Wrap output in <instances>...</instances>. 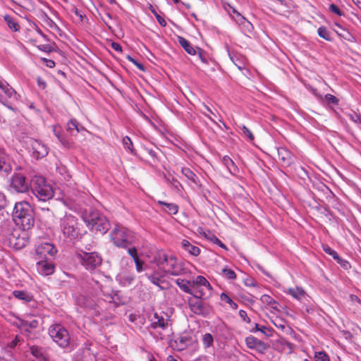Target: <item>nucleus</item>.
<instances>
[{"mask_svg":"<svg viewBox=\"0 0 361 361\" xmlns=\"http://www.w3.org/2000/svg\"><path fill=\"white\" fill-rule=\"evenodd\" d=\"M152 255L149 262L155 264L161 271L173 276H181L187 273L183 263L178 262L174 255H167L163 250H157Z\"/></svg>","mask_w":361,"mask_h":361,"instance_id":"obj_1","label":"nucleus"},{"mask_svg":"<svg viewBox=\"0 0 361 361\" xmlns=\"http://www.w3.org/2000/svg\"><path fill=\"white\" fill-rule=\"evenodd\" d=\"M104 298L100 299L98 297H91L90 295H79L75 299L78 307L87 311H92L95 315H100L102 312L103 301L118 304L116 299L118 298L116 293L104 294Z\"/></svg>","mask_w":361,"mask_h":361,"instance_id":"obj_2","label":"nucleus"},{"mask_svg":"<svg viewBox=\"0 0 361 361\" xmlns=\"http://www.w3.org/2000/svg\"><path fill=\"white\" fill-rule=\"evenodd\" d=\"M13 219L23 231L30 229L35 224L34 212L30 204L25 201L17 202L13 212Z\"/></svg>","mask_w":361,"mask_h":361,"instance_id":"obj_3","label":"nucleus"},{"mask_svg":"<svg viewBox=\"0 0 361 361\" xmlns=\"http://www.w3.org/2000/svg\"><path fill=\"white\" fill-rule=\"evenodd\" d=\"M110 239L118 247L127 249L135 243L134 232L121 224H116L110 233Z\"/></svg>","mask_w":361,"mask_h":361,"instance_id":"obj_4","label":"nucleus"},{"mask_svg":"<svg viewBox=\"0 0 361 361\" xmlns=\"http://www.w3.org/2000/svg\"><path fill=\"white\" fill-rule=\"evenodd\" d=\"M60 230L66 240L72 242L81 238L78 219L72 214H66L60 220Z\"/></svg>","mask_w":361,"mask_h":361,"instance_id":"obj_5","label":"nucleus"},{"mask_svg":"<svg viewBox=\"0 0 361 361\" xmlns=\"http://www.w3.org/2000/svg\"><path fill=\"white\" fill-rule=\"evenodd\" d=\"M31 192L39 202H47L54 197V190L46 179L40 176H35L31 179Z\"/></svg>","mask_w":361,"mask_h":361,"instance_id":"obj_6","label":"nucleus"},{"mask_svg":"<svg viewBox=\"0 0 361 361\" xmlns=\"http://www.w3.org/2000/svg\"><path fill=\"white\" fill-rule=\"evenodd\" d=\"M87 225L92 230L106 233L110 228L107 218L97 211H92L84 217Z\"/></svg>","mask_w":361,"mask_h":361,"instance_id":"obj_7","label":"nucleus"},{"mask_svg":"<svg viewBox=\"0 0 361 361\" xmlns=\"http://www.w3.org/2000/svg\"><path fill=\"white\" fill-rule=\"evenodd\" d=\"M49 334L53 341L61 348L69 345L71 337L68 330L60 324H54L49 329Z\"/></svg>","mask_w":361,"mask_h":361,"instance_id":"obj_8","label":"nucleus"},{"mask_svg":"<svg viewBox=\"0 0 361 361\" xmlns=\"http://www.w3.org/2000/svg\"><path fill=\"white\" fill-rule=\"evenodd\" d=\"M78 261L88 271H93L102 264V258L97 252H81L76 255Z\"/></svg>","mask_w":361,"mask_h":361,"instance_id":"obj_9","label":"nucleus"},{"mask_svg":"<svg viewBox=\"0 0 361 361\" xmlns=\"http://www.w3.org/2000/svg\"><path fill=\"white\" fill-rule=\"evenodd\" d=\"M25 231H13L10 233L8 236V245L16 250L25 247L28 243V238Z\"/></svg>","mask_w":361,"mask_h":361,"instance_id":"obj_10","label":"nucleus"},{"mask_svg":"<svg viewBox=\"0 0 361 361\" xmlns=\"http://www.w3.org/2000/svg\"><path fill=\"white\" fill-rule=\"evenodd\" d=\"M11 187L17 192H26L31 188V180L21 173H15L11 178Z\"/></svg>","mask_w":361,"mask_h":361,"instance_id":"obj_11","label":"nucleus"},{"mask_svg":"<svg viewBox=\"0 0 361 361\" xmlns=\"http://www.w3.org/2000/svg\"><path fill=\"white\" fill-rule=\"evenodd\" d=\"M26 144L32 156L37 159L42 158L48 154V147L37 140L29 138Z\"/></svg>","mask_w":361,"mask_h":361,"instance_id":"obj_12","label":"nucleus"},{"mask_svg":"<svg viewBox=\"0 0 361 361\" xmlns=\"http://www.w3.org/2000/svg\"><path fill=\"white\" fill-rule=\"evenodd\" d=\"M85 193L79 191L73 192L67 197L63 198V204L71 210H78L80 209L84 204Z\"/></svg>","mask_w":361,"mask_h":361,"instance_id":"obj_13","label":"nucleus"},{"mask_svg":"<svg viewBox=\"0 0 361 361\" xmlns=\"http://www.w3.org/2000/svg\"><path fill=\"white\" fill-rule=\"evenodd\" d=\"M150 327L155 329L160 328L162 330L166 329L169 326V317L167 314L161 312H154L150 318Z\"/></svg>","mask_w":361,"mask_h":361,"instance_id":"obj_14","label":"nucleus"},{"mask_svg":"<svg viewBox=\"0 0 361 361\" xmlns=\"http://www.w3.org/2000/svg\"><path fill=\"white\" fill-rule=\"evenodd\" d=\"M245 341L249 349L255 350L260 354H264L269 347L268 344L253 336L246 337Z\"/></svg>","mask_w":361,"mask_h":361,"instance_id":"obj_15","label":"nucleus"},{"mask_svg":"<svg viewBox=\"0 0 361 361\" xmlns=\"http://www.w3.org/2000/svg\"><path fill=\"white\" fill-rule=\"evenodd\" d=\"M174 342L177 350L181 351L188 346L192 345L193 343H197V339L190 334L185 333L177 337Z\"/></svg>","mask_w":361,"mask_h":361,"instance_id":"obj_16","label":"nucleus"},{"mask_svg":"<svg viewBox=\"0 0 361 361\" xmlns=\"http://www.w3.org/2000/svg\"><path fill=\"white\" fill-rule=\"evenodd\" d=\"M36 267L38 273L44 276L52 274L55 270V266L53 262L47 258L44 260L42 259L37 262Z\"/></svg>","mask_w":361,"mask_h":361,"instance_id":"obj_17","label":"nucleus"},{"mask_svg":"<svg viewBox=\"0 0 361 361\" xmlns=\"http://www.w3.org/2000/svg\"><path fill=\"white\" fill-rule=\"evenodd\" d=\"M12 171V167L8 156L5 152L0 148V173L3 176L9 174Z\"/></svg>","mask_w":361,"mask_h":361,"instance_id":"obj_18","label":"nucleus"},{"mask_svg":"<svg viewBox=\"0 0 361 361\" xmlns=\"http://www.w3.org/2000/svg\"><path fill=\"white\" fill-rule=\"evenodd\" d=\"M31 355L35 357L34 361H46L48 360V354L47 350L41 346L32 345L29 350Z\"/></svg>","mask_w":361,"mask_h":361,"instance_id":"obj_19","label":"nucleus"},{"mask_svg":"<svg viewBox=\"0 0 361 361\" xmlns=\"http://www.w3.org/2000/svg\"><path fill=\"white\" fill-rule=\"evenodd\" d=\"M203 286H192V295L197 299L201 298H207L211 295L212 286L209 284V287L207 286V288L204 289L202 288Z\"/></svg>","mask_w":361,"mask_h":361,"instance_id":"obj_20","label":"nucleus"},{"mask_svg":"<svg viewBox=\"0 0 361 361\" xmlns=\"http://www.w3.org/2000/svg\"><path fill=\"white\" fill-rule=\"evenodd\" d=\"M283 293L290 295L293 298L301 300L305 295L306 293L301 287L287 288L283 290Z\"/></svg>","mask_w":361,"mask_h":361,"instance_id":"obj_21","label":"nucleus"},{"mask_svg":"<svg viewBox=\"0 0 361 361\" xmlns=\"http://www.w3.org/2000/svg\"><path fill=\"white\" fill-rule=\"evenodd\" d=\"M221 163L225 166L229 173L233 176H236L239 171L238 167L234 161L227 155L224 156L221 159Z\"/></svg>","mask_w":361,"mask_h":361,"instance_id":"obj_22","label":"nucleus"},{"mask_svg":"<svg viewBox=\"0 0 361 361\" xmlns=\"http://www.w3.org/2000/svg\"><path fill=\"white\" fill-rule=\"evenodd\" d=\"M56 252L54 246L50 243H44L39 245L36 249L37 255H44L46 257L47 254L53 256Z\"/></svg>","mask_w":361,"mask_h":361,"instance_id":"obj_23","label":"nucleus"},{"mask_svg":"<svg viewBox=\"0 0 361 361\" xmlns=\"http://www.w3.org/2000/svg\"><path fill=\"white\" fill-rule=\"evenodd\" d=\"M177 39L179 44L188 54L192 56L196 55L195 51L197 47H193L191 43L183 37L178 36Z\"/></svg>","mask_w":361,"mask_h":361,"instance_id":"obj_24","label":"nucleus"},{"mask_svg":"<svg viewBox=\"0 0 361 361\" xmlns=\"http://www.w3.org/2000/svg\"><path fill=\"white\" fill-rule=\"evenodd\" d=\"M66 130L71 135H75L77 133L84 130V128L75 118H71L67 123Z\"/></svg>","mask_w":361,"mask_h":361,"instance_id":"obj_25","label":"nucleus"},{"mask_svg":"<svg viewBox=\"0 0 361 361\" xmlns=\"http://www.w3.org/2000/svg\"><path fill=\"white\" fill-rule=\"evenodd\" d=\"M180 244L183 249L185 252H188L190 255L197 257L200 255V249L198 247L192 245L188 240H183Z\"/></svg>","mask_w":361,"mask_h":361,"instance_id":"obj_26","label":"nucleus"},{"mask_svg":"<svg viewBox=\"0 0 361 361\" xmlns=\"http://www.w3.org/2000/svg\"><path fill=\"white\" fill-rule=\"evenodd\" d=\"M279 159L283 164L290 165L291 163V152L286 147H279L277 149Z\"/></svg>","mask_w":361,"mask_h":361,"instance_id":"obj_27","label":"nucleus"},{"mask_svg":"<svg viewBox=\"0 0 361 361\" xmlns=\"http://www.w3.org/2000/svg\"><path fill=\"white\" fill-rule=\"evenodd\" d=\"M135 276L133 274L131 273H122L119 274L116 279L119 281L121 284L124 286H130L135 281Z\"/></svg>","mask_w":361,"mask_h":361,"instance_id":"obj_28","label":"nucleus"},{"mask_svg":"<svg viewBox=\"0 0 361 361\" xmlns=\"http://www.w3.org/2000/svg\"><path fill=\"white\" fill-rule=\"evenodd\" d=\"M159 205L164 207L162 209L170 215L176 214L178 212V206L175 203H168L164 201L159 200L157 202Z\"/></svg>","mask_w":361,"mask_h":361,"instance_id":"obj_29","label":"nucleus"},{"mask_svg":"<svg viewBox=\"0 0 361 361\" xmlns=\"http://www.w3.org/2000/svg\"><path fill=\"white\" fill-rule=\"evenodd\" d=\"M0 89L8 98L16 97L15 90L4 79L0 78Z\"/></svg>","mask_w":361,"mask_h":361,"instance_id":"obj_30","label":"nucleus"},{"mask_svg":"<svg viewBox=\"0 0 361 361\" xmlns=\"http://www.w3.org/2000/svg\"><path fill=\"white\" fill-rule=\"evenodd\" d=\"M12 294L16 298L24 301L25 302H29L33 300L32 295L27 290H16L13 291Z\"/></svg>","mask_w":361,"mask_h":361,"instance_id":"obj_31","label":"nucleus"},{"mask_svg":"<svg viewBox=\"0 0 361 361\" xmlns=\"http://www.w3.org/2000/svg\"><path fill=\"white\" fill-rule=\"evenodd\" d=\"M4 21L6 22L8 27L14 32H18L20 30V25L18 24L17 20L10 15H5L4 16Z\"/></svg>","mask_w":361,"mask_h":361,"instance_id":"obj_32","label":"nucleus"},{"mask_svg":"<svg viewBox=\"0 0 361 361\" xmlns=\"http://www.w3.org/2000/svg\"><path fill=\"white\" fill-rule=\"evenodd\" d=\"M146 276L151 283L159 287L160 289H163L161 286V283L164 282L162 279L164 275H160L158 272H154V274H147Z\"/></svg>","mask_w":361,"mask_h":361,"instance_id":"obj_33","label":"nucleus"},{"mask_svg":"<svg viewBox=\"0 0 361 361\" xmlns=\"http://www.w3.org/2000/svg\"><path fill=\"white\" fill-rule=\"evenodd\" d=\"M182 174L190 181L195 184H197L198 178L196 174L189 168L183 167L181 169Z\"/></svg>","mask_w":361,"mask_h":361,"instance_id":"obj_34","label":"nucleus"},{"mask_svg":"<svg viewBox=\"0 0 361 361\" xmlns=\"http://www.w3.org/2000/svg\"><path fill=\"white\" fill-rule=\"evenodd\" d=\"M53 132L54 135L57 137L59 141L64 146H68L69 145L68 140H66L65 135L61 132V130L59 127L56 126H53Z\"/></svg>","mask_w":361,"mask_h":361,"instance_id":"obj_35","label":"nucleus"},{"mask_svg":"<svg viewBox=\"0 0 361 361\" xmlns=\"http://www.w3.org/2000/svg\"><path fill=\"white\" fill-rule=\"evenodd\" d=\"M229 56L231 60L239 70H243L245 68V62L240 56H238L235 54L229 53Z\"/></svg>","mask_w":361,"mask_h":361,"instance_id":"obj_36","label":"nucleus"},{"mask_svg":"<svg viewBox=\"0 0 361 361\" xmlns=\"http://www.w3.org/2000/svg\"><path fill=\"white\" fill-rule=\"evenodd\" d=\"M176 283L185 293L191 294V293H192V287L190 288L189 286V285H190V281H189L181 279H178L176 281Z\"/></svg>","mask_w":361,"mask_h":361,"instance_id":"obj_37","label":"nucleus"},{"mask_svg":"<svg viewBox=\"0 0 361 361\" xmlns=\"http://www.w3.org/2000/svg\"><path fill=\"white\" fill-rule=\"evenodd\" d=\"M251 332L255 333L256 331H260L265 336L269 337L272 336L273 329L271 328H267L264 326H260L259 324L255 323V328L250 330Z\"/></svg>","mask_w":361,"mask_h":361,"instance_id":"obj_38","label":"nucleus"},{"mask_svg":"<svg viewBox=\"0 0 361 361\" xmlns=\"http://www.w3.org/2000/svg\"><path fill=\"white\" fill-rule=\"evenodd\" d=\"M19 326L20 327L25 328L27 329V327L30 329H35L39 325V322L36 319H33L31 322H28L24 319H19Z\"/></svg>","mask_w":361,"mask_h":361,"instance_id":"obj_39","label":"nucleus"},{"mask_svg":"<svg viewBox=\"0 0 361 361\" xmlns=\"http://www.w3.org/2000/svg\"><path fill=\"white\" fill-rule=\"evenodd\" d=\"M192 283V286H203L202 288L204 289L207 288V286L209 287V281L202 276H197Z\"/></svg>","mask_w":361,"mask_h":361,"instance_id":"obj_40","label":"nucleus"},{"mask_svg":"<svg viewBox=\"0 0 361 361\" xmlns=\"http://www.w3.org/2000/svg\"><path fill=\"white\" fill-rule=\"evenodd\" d=\"M124 148L128 150L130 154H135V149L131 139L128 136H125L122 140Z\"/></svg>","mask_w":361,"mask_h":361,"instance_id":"obj_41","label":"nucleus"},{"mask_svg":"<svg viewBox=\"0 0 361 361\" xmlns=\"http://www.w3.org/2000/svg\"><path fill=\"white\" fill-rule=\"evenodd\" d=\"M56 170L65 180L68 181L71 179V176L65 166L59 165L56 167Z\"/></svg>","mask_w":361,"mask_h":361,"instance_id":"obj_42","label":"nucleus"},{"mask_svg":"<svg viewBox=\"0 0 361 361\" xmlns=\"http://www.w3.org/2000/svg\"><path fill=\"white\" fill-rule=\"evenodd\" d=\"M199 311L200 312H198L197 314L203 317H207L212 312V308L209 304L202 302Z\"/></svg>","mask_w":361,"mask_h":361,"instance_id":"obj_43","label":"nucleus"},{"mask_svg":"<svg viewBox=\"0 0 361 361\" xmlns=\"http://www.w3.org/2000/svg\"><path fill=\"white\" fill-rule=\"evenodd\" d=\"M318 35L326 39V41H331L332 38L331 37L330 32L327 30L326 27L324 26H321L318 28L317 30Z\"/></svg>","mask_w":361,"mask_h":361,"instance_id":"obj_44","label":"nucleus"},{"mask_svg":"<svg viewBox=\"0 0 361 361\" xmlns=\"http://www.w3.org/2000/svg\"><path fill=\"white\" fill-rule=\"evenodd\" d=\"M322 100H324L328 106L338 105L339 103V99L331 94H326L324 97H323Z\"/></svg>","mask_w":361,"mask_h":361,"instance_id":"obj_45","label":"nucleus"},{"mask_svg":"<svg viewBox=\"0 0 361 361\" xmlns=\"http://www.w3.org/2000/svg\"><path fill=\"white\" fill-rule=\"evenodd\" d=\"M314 358L315 361H330V357L325 351H316Z\"/></svg>","mask_w":361,"mask_h":361,"instance_id":"obj_46","label":"nucleus"},{"mask_svg":"<svg viewBox=\"0 0 361 361\" xmlns=\"http://www.w3.org/2000/svg\"><path fill=\"white\" fill-rule=\"evenodd\" d=\"M196 54H197L199 59L203 63L207 64L209 63L208 59V54L207 53L203 50L202 49L197 47L196 49Z\"/></svg>","mask_w":361,"mask_h":361,"instance_id":"obj_47","label":"nucleus"},{"mask_svg":"<svg viewBox=\"0 0 361 361\" xmlns=\"http://www.w3.org/2000/svg\"><path fill=\"white\" fill-rule=\"evenodd\" d=\"M134 262H135V269H136V271H137L138 273L142 272V271H145V270L148 268L147 264H145V263L142 259H140V258H138V259H135Z\"/></svg>","mask_w":361,"mask_h":361,"instance_id":"obj_48","label":"nucleus"},{"mask_svg":"<svg viewBox=\"0 0 361 361\" xmlns=\"http://www.w3.org/2000/svg\"><path fill=\"white\" fill-rule=\"evenodd\" d=\"M202 302V301L200 300L199 299H197L194 301H190L189 302L190 310L195 314H197L198 312H200L199 310H200Z\"/></svg>","mask_w":361,"mask_h":361,"instance_id":"obj_49","label":"nucleus"},{"mask_svg":"<svg viewBox=\"0 0 361 361\" xmlns=\"http://www.w3.org/2000/svg\"><path fill=\"white\" fill-rule=\"evenodd\" d=\"M214 342L213 336L211 334L207 333L203 336L202 343L205 348H209Z\"/></svg>","mask_w":361,"mask_h":361,"instance_id":"obj_50","label":"nucleus"},{"mask_svg":"<svg viewBox=\"0 0 361 361\" xmlns=\"http://www.w3.org/2000/svg\"><path fill=\"white\" fill-rule=\"evenodd\" d=\"M222 275L224 277H225L227 279H236V274L235 271L231 269H228L226 267L222 269Z\"/></svg>","mask_w":361,"mask_h":361,"instance_id":"obj_51","label":"nucleus"},{"mask_svg":"<svg viewBox=\"0 0 361 361\" xmlns=\"http://www.w3.org/2000/svg\"><path fill=\"white\" fill-rule=\"evenodd\" d=\"M166 181L169 183L171 188L177 191H179L180 189L182 188L180 183L174 178H172L171 179L166 178Z\"/></svg>","mask_w":361,"mask_h":361,"instance_id":"obj_52","label":"nucleus"},{"mask_svg":"<svg viewBox=\"0 0 361 361\" xmlns=\"http://www.w3.org/2000/svg\"><path fill=\"white\" fill-rule=\"evenodd\" d=\"M324 251L326 254L331 255L335 260L340 259V256L338 255L337 252L336 250H334V249L331 248L330 247H329V246L324 247Z\"/></svg>","mask_w":361,"mask_h":361,"instance_id":"obj_53","label":"nucleus"},{"mask_svg":"<svg viewBox=\"0 0 361 361\" xmlns=\"http://www.w3.org/2000/svg\"><path fill=\"white\" fill-rule=\"evenodd\" d=\"M240 26L242 27V28L244 30V31H247L248 32H252L254 29L252 24L247 19H245L243 22V23H241L240 25Z\"/></svg>","mask_w":361,"mask_h":361,"instance_id":"obj_54","label":"nucleus"},{"mask_svg":"<svg viewBox=\"0 0 361 361\" xmlns=\"http://www.w3.org/2000/svg\"><path fill=\"white\" fill-rule=\"evenodd\" d=\"M242 134L247 138L249 139V140L252 141L255 139V137L252 134V133L250 131V129H248L246 126H243L242 128Z\"/></svg>","mask_w":361,"mask_h":361,"instance_id":"obj_55","label":"nucleus"},{"mask_svg":"<svg viewBox=\"0 0 361 361\" xmlns=\"http://www.w3.org/2000/svg\"><path fill=\"white\" fill-rule=\"evenodd\" d=\"M348 116L355 123H357V124L361 123V116L357 113L353 111L352 113L348 114Z\"/></svg>","mask_w":361,"mask_h":361,"instance_id":"obj_56","label":"nucleus"},{"mask_svg":"<svg viewBox=\"0 0 361 361\" xmlns=\"http://www.w3.org/2000/svg\"><path fill=\"white\" fill-rule=\"evenodd\" d=\"M329 11L336 14L338 16H342L344 15L343 12L341 11V9L334 4L329 5Z\"/></svg>","mask_w":361,"mask_h":361,"instance_id":"obj_57","label":"nucleus"},{"mask_svg":"<svg viewBox=\"0 0 361 361\" xmlns=\"http://www.w3.org/2000/svg\"><path fill=\"white\" fill-rule=\"evenodd\" d=\"M127 59L129 61H130L131 63H133L139 70L142 71H145V66L141 63H140L138 61L135 59L133 57L128 55L127 56Z\"/></svg>","mask_w":361,"mask_h":361,"instance_id":"obj_58","label":"nucleus"},{"mask_svg":"<svg viewBox=\"0 0 361 361\" xmlns=\"http://www.w3.org/2000/svg\"><path fill=\"white\" fill-rule=\"evenodd\" d=\"M231 18L235 21L239 25L246 19L240 13L237 11Z\"/></svg>","mask_w":361,"mask_h":361,"instance_id":"obj_59","label":"nucleus"},{"mask_svg":"<svg viewBox=\"0 0 361 361\" xmlns=\"http://www.w3.org/2000/svg\"><path fill=\"white\" fill-rule=\"evenodd\" d=\"M127 249L128 255L133 259V261L135 260V259L139 258L137 255V250L135 246H133L131 247H128Z\"/></svg>","mask_w":361,"mask_h":361,"instance_id":"obj_60","label":"nucleus"},{"mask_svg":"<svg viewBox=\"0 0 361 361\" xmlns=\"http://www.w3.org/2000/svg\"><path fill=\"white\" fill-rule=\"evenodd\" d=\"M204 111H202V113L205 116H207L208 118H209L212 121L215 123L214 120L210 116V114H211V115H213V116H214L216 117L215 114L207 106H204Z\"/></svg>","mask_w":361,"mask_h":361,"instance_id":"obj_61","label":"nucleus"},{"mask_svg":"<svg viewBox=\"0 0 361 361\" xmlns=\"http://www.w3.org/2000/svg\"><path fill=\"white\" fill-rule=\"evenodd\" d=\"M334 25L336 26L338 30H341L342 32H339L338 30H334V31L336 32V34L341 37H345V33H347V34H349V32L345 29L343 28L341 24H339L338 23H334Z\"/></svg>","mask_w":361,"mask_h":361,"instance_id":"obj_62","label":"nucleus"},{"mask_svg":"<svg viewBox=\"0 0 361 361\" xmlns=\"http://www.w3.org/2000/svg\"><path fill=\"white\" fill-rule=\"evenodd\" d=\"M224 8L228 12L231 17H232L238 11L230 4H224Z\"/></svg>","mask_w":361,"mask_h":361,"instance_id":"obj_63","label":"nucleus"},{"mask_svg":"<svg viewBox=\"0 0 361 361\" xmlns=\"http://www.w3.org/2000/svg\"><path fill=\"white\" fill-rule=\"evenodd\" d=\"M19 342H20V338L18 336H16L13 340H12L11 342H9L7 344V347L9 349H13L18 345Z\"/></svg>","mask_w":361,"mask_h":361,"instance_id":"obj_64","label":"nucleus"}]
</instances>
